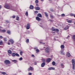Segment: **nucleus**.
Wrapping results in <instances>:
<instances>
[{"mask_svg": "<svg viewBox=\"0 0 75 75\" xmlns=\"http://www.w3.org/2000/svg\"><path fill=\"white\" fill-rule=\"evenodd\" d=\"M67 21L69 23H72V21L71 20H67Z\"/></svg>", "mask_w": 75, "mask_h": 75, "instance_id": "21", "label": "nucleus"}, {"mask_svg": "<svg viewBox=\"0 0 75 75\" xmlns=\"http://www.w3.org/2000/svg\"><path fill=\"white\" fill-rule=\"evenodd\" d=\"M25 15L26 16H28V12H26L25 13Z\"/></svg>", "mask_w": 75, "mask_h": 75, "instance_id": "36", "label": "nucleus"}, {"mask_svg": "<svg viewBox=\"0 0 75 75\" xmlns=\"http://www.w3.org/2000/svg\"><path fill=\"white\" fill-rule=\"evenodd\" d=\"M10 42L12 44L14 42V41L13 40L10 39L9 40Z\"/></svg>", "mask_w": 75, "mask_h": 75, "instance_id": "22", "label": "nucleus"}, {"mask_svg": "<svg viewBox=\"0 0 75 75\" xmlns=\"http://www.w3.org/2000/svg\"><path fill=\"white\" fill-rule=\"evenodd\" d=\"M30 24H28L26 26V28L27 30H28L29 29H30Z\"/></svg>", "mask_w": 75, "mask_h": 75, "instance_id": "10", "label": "nucleus"}, {"mask_svg": "<svg viewBox=\"0 0 75 75\" xmlns=\"http://www.w3.org/2000/svg\"><path fill=\"white\" fill-rule=\"evenodd\" d=\"M52 65H55V62L54 61H53L52 62Z\"/></svg>", "mask_w": 75, "mask_h": 75, "instance_id": "32", "label": "nucleus"}, {"mask_svg": "<svg viewBox=\"0 0 75 75\" xmlns=\"http://www.w3.org/2000/svg\"><path fill=\"white\" fill-rule=\"evenodd\" d=\"M16 55L17 57H19V54L18 53H16Z\"/></svg>", "mask_w": 75, "mask_h": 75, "instance_id": "38", "label": "nucleus"}, {"mask_svg": "<svg viewBox=\"0 0 75 75\" xmlns=\"http://www.w3.org/2000/svg\"><path fill=\"white\" fill-rule=\"evenodd\" d=\"M49 21H52V20H49Z\"/></svg>", "mask_w": 75, "mask_h": 75, "instance_id": "56", "label": "nucleus"}, {"mask_svg": "<svg viewBox=\"0 0 75 75\" xmlns=\"http://www.w3.org/2000/svg\"><path fill=\"white\" fill-rule=\"evenodd\" d=\"M55 69V68L51 67L48 68V70H54Z\"/></svg>", "mask_w": 75, "mask_h": 75, "instance_id": "12", "label": "nucleus"}, {"mask_svg": "<svg viewBox=\"0 0 75 75\" xmlns=\"http://www.w3.org/2000/svg\"><path fill=\"white\" fill-rule=\"evenodd\" d=\"M12 62H14L15 63H16L17 62V60H12Z\"/></svg>", "mask_w": 75, "mask_h": 75, "instance_id": "31", "label": "nucleus"}, {"mask_svg": "<svg viewBox=\"0 0 75 75\" xmlns=\"http://www.w3.org/2000/svg\"><path fill=\"white\" fill-rule=\"evenodd\" d=\"M32 57H34V55H33V54H32Z\"/></svg>", "mask_w": 75, "mask_h": 75, "instance_id": "52", "label": "nucleus"}, {"mask_svg": "<svg viewBox=\"0 0 75 75\" xmlns=\"http://www.w3.org/2000/svg\"><path fill=\"white\" fill-rule=\"evenodd\" d=\"M42 44H45V43H43Z\"/></svg>", "mask_w": 75, "mask_h": 75, "instance_id": "61", "label": "nucleus"}, {"mask_svg": "<svg viewBox=\"0 0 75 75\" xmlns=\"http://www.w3.org/2000/svg\"><path fill=\"white\" fill-rule=\"evenodd\" d=\"M45 15L46 17H48V15H47V13L46 12L45 13Z\"/></svg>", "mask_w": 75, "mask_h": 75, "instance_id": "35", "label": "nucleus"}, {"mask_svg": "<svg viewBox=\"0 0 75 75\" xmlns=\"http://www.w3.org/2000/svg\"><path fill=\"white\" fill-rule=\"evenodd\" d=\"M51 60H52V59L50 58H48L47 59L46 62H48V63H49V62H50Z\"/></svg>", "mask_w": 75, "mask_h": 75, "instance_id": "5", "label": "nucleus"}, {"mask_svg": "<svg viewBox=\"0 0 75 75\" xmlns=\"http://www.w3.org/2000/svg\"><path fill=\"white\" fill-rule=\"evenodd\" d=\"M19 61H22L23 60V58L22 57H21L19 58Z\"/></svg>", "mask_w": 75, "mask_h": 75, "instance_id": "37", "label": "nucleus"}, {"mask_svg": "<svg viewBox=\"0 0 75 75\" xmlns=\"http://www.w3.org/2000/svg\"><path fill=\"white\" fill-rule=\"evenodd\" d=\"M70 16H74V17L75 18V15L73 13H71L70 14Z\"/></svg>", "mask_w": 75, "mask_h": 75, "instance_id": "26", "label": "nucleus"}, {"mask_svg": "<svg viewBox=\"0 0 75 75\" xmlns=\"http://www.w3.org/2000/svg\"><path fill=\"white\" fill-rule=\"evenodd\" d=\"M0 38H1V39L3 38V37L1 36H0Z\"/></svg>", "mask_w": 75, "mask_h": 75, "instance_id": "50", "label": "nucleus"}, {"mask_svg": "<svg viewBox=\"0 0 75 75\" xmlns=\"http://www.w3.org/2000/svg\"><path fill=\"white\" fill-rule=\"evenodd\" d=\"M35 2L36 3H38V0H36L35 1Z\"/></svg>", "mask_w": 75, "mask_h": 75, "instance_id": "39", "label": "nucleus"}, {"mask_svg": "<svg viewBox=\"0 0 75 75\" xmlns=\"http://www.w3.org/2000/svg\"><path fill=\"white\" fill-rule=\"evenodd\" d=\"M60 66L61 67H62V68H63L64 67V65L63 64L61 63L60 64Z\"/></svg>", "mask_w": 75, "mask_h": 75, "instance_id": "20", "label": "nucleus"}, {"mask_svg": "<svg viewBox=\"0 0 75 75\" xmlns=\"http://www.w3.org/2000/svg\"><path fill=\"white\" fill-rule=\"evenodd\" d=\"M50 17L51 18H54V16H53V15H51Z\"/></svg>", "mask_w": 75, "mask_h": 75, "instance_id": "41", "label": "nucleus"}, {"mask_svg": "<svg viewBox=\"0 0 75 75\" xmlns=\"http://www.w3.org/2000/svg\"><path fill=\"white\" fill-rule=\"evenodd\" d=\"M3 44V42H0V45H2Z\"/></svg>", "mask_w": 75, "mask_h": 75, "instance_id": "42", "label": "nucleus"}, {"mask_svg": "<svg viewBox=\"0 0 75 75\" xmlns=\"http://www.w3.org/2000/svg\"><path fill=\"white\" fill-rule=\"evenodd\" d=\"M36 6H38V4H36Z\"/></svg>", "mask_w": 75, "mask_h": 75, "instance_id": "58", "label": "nucleus"}, {"mask_svg": "<svg viewBox=\"0 0 75 75\" xmlns=\"http://www.w3.org/2000/svg\"><path fill=\"white\" fill-rule=\"evenodd\" d=\"M1 6L0 5V10L1 9Z\"/></svg>", "mask_w": 75, "mask_h": 75, "instance_id": "55", "label": "nucleus"}, {"mask_svg": "<svg viewBox=\"0 0 75 75\" xmlns=\"http://www.w3.org/2000/svg\"><path fill=\"white\" fill-rule=\"evenodd\" d=\"M45 63L44 62L42 63L41 64V67H44L45 66Z\"/></svg>", "mask_w": 75, "mask_h": 75, "instance_id": "14", "label": "nucleus"}, {"mask_svg": "<svg viewBox=\"0 0 75 75\" xmlns=\"http://www.w3.org/2000/svg\"><path fill=\"white\" fill-rule=\"evenodd\" d=\"M16 20H19V17L17 16L16 17Z\"/></svg>", "mask_w": 75, "mask_h": 75, "instance_id": "33", "label": "nucleus"}, {"mask_svg": "<svg viewBox=\"0 0 75 75\" xmlns=\"http://www.w3.org/2000/svg\"><path fill=\"white\" fill-rule=\"evenodd\" d=\"M53 33H54V32H53Z\"/></svg>", "mask_w": 75, "mask_h": 75, "instance_id": "63", "label": "nucleus"}, {"mask_svg": "<svg viewBox=\"0 0 75 75\" xmlns=\"http://www.w3.org/2000/svg\"><path fill=\"white\" fill-rule=\"evenodd\" d=\"M36 51L37 52H39V51H40V50L38 49H37L36 50Z\"/></svg>", "mask_w": 75, "mask_h": 75, "instance_id": "40", "label": "nucleus"}, {"mask_svg": "<svg viewBox=\"0 0 75 75\" xmlns=\"http://www.w3.org/2000/svg\"><path fill=\"white\" fill-rule=\"evenodd\" d=\"M16 54L14 53H13L12 54V55L13 57H15Z\"/></svg>", "mask_w": 75, "mask_h": 75, "instance_id": "24", "label": "nucleus"}, {"mask_svg": "<svg viewBox=\"0 0 75 75\" xmlns=\"http://www.w3.org/2000/svg\"><path fill=\"white\" fill-rule=\"evenodd\" d=\"M52 31H55L56 32H58L59 31V30L58 29H52Z\"/></svg>", "mask_w": 75, "mask_h": 75, "instance_id": "7", "label": "nucleus"}, {"mask_svg": "<svg viewBox=\"0 0 75 75\" xmlns=\"http://www.w3.org/2000/svg\"><path fill=\"white\" fill-rule=\"evenodd\" d=\"M42 62H45V59H42Z\"/></svg>", "mask_w": 75, "mask_h": 75, "instance_id": "47", "label": "nucleus"}, {"mask_svg": "<svg viewBox=\"0 0 75 75\" xmlns=\"http://www.w3.org/2000/svg\"><path fill=\"white\" fill-rule=\"evenodd\" d=\"M32 74L31 73H28L29 75H31Z\"/></svg>", "mask_w": 75, "mask_h": 75, "instance_id": "49", "label": "nucleus"}, {"mask_svg": "<svg viewBox=\"0 0 75 75\" xmlns=\"http://www.w3.org/2000/svg\"><path fill=\"white\" fill-rule=\"evenodd\" d=\"M46 52H50V48H46L45 50Z\"/></svg>", "mask_w": 75, "mask_h": 75, "instance_id": "8", "label": "nucleus"}, {"mask_svg": "<svg viewBox=\"0 0 75 75\" xmlns=\"http://www.w3.org/2000/svg\"><path fill=\"white\" fill-rule=\"evenodd\" d=\"M75 64H73L72 65V69H73V70H74L75 69Z\"/></svg>", "mask_w": 75, "mask_h": 75, "instance_id": "23", "label": "nucleus"}, {"mask_svg": "<svg viewBox=\"0 0 75 75\" xmlns=\"http://www.w3.org/2000/svg\"><path fill=\"white\" fill-rule=\"evenodd\" d=\"M61 16H62L63 17H64V16H65V14H62V15H61Z\"/></svg>", "mask_w": 75, "mask_h": 75, "instance_id": "43", "label": "nucleus"}, {"mask_svg": "<svg viewBox=\"0 0 75 75\" xmlns=\"http://www.w3.org/2000/svg\"><path fill=\"white\" fill-rule=\"evenodd\" d=\"M7 33L8 34H11V32H10V31L9 30H8L7 31Z\"/></svg>", "mask_w": 75, "mask_h": 75, "instance_id": "28", "label": "nucleus"}, {"mask_svg": "<svg viewBox=\"0 0 75 75\" xmlns=\"http://www.w3.org/2000/svg\"><path fill=\"white\" fill-rule=\"evenodd\" d=\"M36 20H37L38 21H40L41 20V18L38 17L37 16L36 17Z\"/></svg>", "mask_w": 75, "mask_h": 75, "instance_id": "9", "label": "nucleus"}, {"mask_svg": "<svg viewBox=\"0 0 75 75\" xmlns=\"http://www.w3.org/2000/svg\"><path fill=\"white\" fill-rule=\"evenodd\" d=\"M35 10H40V8L39 7H35Z\"/></svg>", "mask_w": 75, "mask_h": 75, "instance_id": "17", "label": "nucleus"}, {"mask_svg": "<svg viewBox=\"0 0 75 75\" xmlns=\"http://www.w3.org/2000/svg\"><path fill=\"white\" fill-rule=\"evenodd\" d=\"M0 31H1V33H5V32H6V30H1L0 29Z\"/></svg>", "mask_w": 75, "mask_h": 75, "instance_id": "18", "label": "nucleus"}, {"mask_svg": "<svg viewBox=\"0 0 75 75\" xmlns=\"http://www.w3.org/2000/svg\"><path fill=\"white\" fill-rule=\"evenodd\" d=\"M20 54L21 55H23V52H22V51H21L20 52Z\"/></svg>", "mask_w": 75, "mask_h": 75, "instance_id": "34", "label": "nucleus"}, {"mask_svg": "<svg viewBox=\"0 0 75 75\" xmlns=\"http://www.w3.org/2000/svg\"><path fill=\"white\" fill-rule=\"evenodd\" d=\"M8 45H10V42H8Z\"/></svg>", "mask_w": 75, "mask_h": 75, "instance_id": "54", "label": "nucleus"}, {"mask_svg": "<svg viewBox=\"0 0 75 75\" xmlns=\"http://www.w3.org/2000/svg\"><path fill=\"white\" fill-rule=\"evenodd\" d=\"M4 63L6 64H8L10 63V62L8 60H5L4 61Z\"/></svg>", "mask_w": 75, "mask_h": 75, "instance_id": "3", "label": "nucleus"}, {"mask_svg": "<svg viewBox=\"0 0 75 75\" xmlns=\"http://www.w3.org/2000/svg\"><path fill=\"white\" fill-rule=\"evenodd\" d=\"M4 7L7 9H9V10H14V7H10V6L7 4H5L4 6Z\"/></svg>", "mask_w": 75, "mask_h": 75, "instance_id": "1", "label": "nucleus"}, {"mask_svg": "<svg viewBox=\"0 0 75 75\" xmlns=\"http://www.w3.org/2000/svg\"><path fill=\"white\" fill-rule=\"evenodd\" d=\"M34 49H35V50L36 49H37V47H35L34 48Z\"/></svg>", "mask_w": 75, "mask_h": 75, "instance_id": "57", "label": "nucleus"}, {"mask_svg": "<svg viewBox=\"0 0 75 75\" xmlns=\"http://www.w3.org/2000/svg\"><path fill=\"white\" fill-rule=\"evenodd\" d=\"M60 48H61V50L62 51H64V48H65V46L64 45H61L60 46Z\"/></svg>", "mask_w": 75, "mask_h": 75, "instance_id": "2", "label": "nucleus"}, {"mask_svg": "<svg viewBox=\"0 0 75 75\" xmlns=\"http://www.w3.org/2000/svg\"><path fill=\"white\" fill-rule=\"evenodd\" d=\"M35 13L36 14H37V13H38V11H36L35 12Z\"/></svg>", "mask_w": 75, "mask_h": 75, "instance_id": "45", "label": "nucleus"}, {"mask_svg": "<svg viewBox=\"0 0 75 75\" xmlns=\"http://www.w3.org/2000/svg\"><path fill=\"white\" fill-rule=\"evenodd\" d=\"M64 50H61L60 51V54L62 55H65V52H64Z\"/></svg>", "mask_w": 75, "mask_h": 75, "instance_id": "11", "label": "nucleus"}, {"mask_svg": "<svg viewBox=\"0 0 75 75\" xmlns=\"http://www.w3.org/2000/svg\"><path fill=\"white\" fill-rule=\"evenodd\" d=\"M26 43H28L29 42V39H27L26 40Z\"/></svg>", "mask_w": 75, "mask_h": 75, "instance_id": "27", "label": "nucleus"}, {"mask_svg": "<svg viewBox=\"0 0 75 75\" xmlns=\"http://www.w3.org/2000/svg\"><path fill=\"white\" fill-rule=\"evenodd\" d=\"M73 39L74 41H75V35H74L73 36Z\"/></svg>", "mask_w": 75, "mask_h": 75, "instance_id": "25", "label": "nucleus"}, {"mask_svg": "<svg viewBox=\"0 0 75 75\" xmlns=\"http://www.w3.org/2000/svg\"><path fill=\"white\" fill-rule=\"evenodd\" d=\"M16 18V16H12V18Z\"/></svg>", "mask_w": 75, "mask_h": 75, "instance_id": "48", "label": "nucleus"}, {"mask_svg": "<svg viewBox=\"0 0 75 75\" xmlns=\"http://www.w3.org/2000/svg\"><path fill=\"white\" fill-rule=\"evenodd\" d=\"M1 73L2 74H3V75H6V73L5 72H1Z\"/></svg>", "mask_w": 75, "mask_h": 75, "instance_id": "29", "label": "nucleus"}, {"mask_svg": "<svg viewBox=\"0 0 75 75\" xmlns=\"http://www.w3.org/2000/svg\"><path fill=\"white\" fill-rule=\"evenodd\" d=\"M66 56L67 57H71V54L69 52H67L66 54Z\"/></svg>", "mask_w": 75, "mask_h": 75, "instance_id": "4", "label": "nucleus"}, {"mask_svg": "<svg viewBox=\"0 0 75 75\" xmlns=\"http://www.w3.org/2000/svg\"><path fill=\"white\" fill-rule=\"evenodd\" d=\"M29 8L30 9H31V10L33 9L34 8V6H33L31 5L30 6Z\"/></svg>", "mask_w": 75, "mask_h": 75, "instance_id": "16", "label": "nucleus"}, {"mask_svg": "<svg viewBox=\"0 0 75 75\" xmlns=\"http://www.w3.org/2000/svg\"><path fill=\"white\" fill-rule=\"evenodd\" d=\"M50 1H52V0H49Z\"/></svg>", "mask_w": 75, "mask_h": 75, "instance_id": "59", "label": "nucleus"}, {"mask_svg": "<svg viewBox=\"0 0 75 75\" xmlns=\"http://www.w3.org/2000/svg\"><path fill=\"white\" fill-rule=\"evenodd\" d=\"M28 71H30H30H34V68L31 67H30L28 69Z\"/></svg>", "mask_w": 75, "mask_h": 75, "instance_id": "6", "label": "nucleus"}, {"mask_svg": "<svg viewBox=\"0 0 75 75\" xmlns=\"http://www.w3.org/2000/svg\"><path fill=\"white\" fill-rule=\"evenodd\" d=\"M1 28V27H0V28Z\"/></svg>", "mask_w": 75, "mask_h": 75, "instance_id": "62", "label": "nucleus"}, {"mask_svg": "<svg viewBox=\"0 0 75 75\" xmlns=\"http://www.w3.org/2000/svg\"><path fill=\"white\" fill-rule=\"evenodd\" d=\"M35 65H37V62H35L34 63Z\"/></svg>", "mask_w": 75, "mask_h": 75, "instance_id": "53", "label": "nucleus"}, {"mask_svg": "<svg viewBox=\"0 0 75 75\" xmlns=\"http://www.w3.org/2000/svg\"><path fill=\"white\" fill-rule=\"evenodd\" d=\"M68 29H69V26H67L64 28V30H68Z\"/></svg>", "mask_w": 75, "mask_h": 75, "instance_id": "15", "label": "nucleus"}, {"mask_svg": "<svg viewBox=\"0 0 75 75\" xmlns=\"http://www.w3.org/2000/svg\"><path fill=\"white\" fill-rule=\"evenodd\" d=\"M41 1H44V0H41Z\"/></svg>", "mask_w": 75, "mask_h": 75, "instance_id": "60", "label": "nucleus"}, {"mask_svg": "<svg viewBox=\"0 0 75 75\" xmlns=\"http://www.w3.org/2000/svg\"><path fill=\"white\" fill-rule=\"evenodd\" d=\"M69 37H70V36H69V35H68L67 37L66 38L67 39L68 38H69Z\"/></svg>", "mask_w": 75, "mask_h": 75, "instance_id": "44", "label": "nucleus"}, {"mask_svg": "<svg viewBox=\"0 0 75 75\" xmlns=\"http://www.w3.org/2000/svg\"><path fill=\"white\" fill-rule=\"evenodd\" d=\"M72 65H75V61L74 59H72Z\"/></svg>", "mask_w": 75, "mask_h": 75, "instance_id": "13", "label": "nucleus"}, {"mask_svg": "<svg viewBox=\"0 0 75 75\" xmlns=\"http://www.w3.org/2000/svg\"><path fill=\"white\" fill-rule=\"evenodd\" d=\"M6 23H9V21H6Z\"/></svg>", "mask_w": 75, "mask_h": 75, "instance_id": "51", "label": "nucleus"}, {"mask_svg": "<svg viewBox=\"0 0 75 75\" xmlns=\"http://www.w3.org/2000/svg\"><path fill=\"white\" fill-rule=\"evenodd\" d=\"M37 16L39 17H40L41 18V17H42V15H41V14L40 13L38 14L37 15Z\"/></svg>", "mask_w": 75, "mask_h": 75, "instance_id": "19", "label": "nucleus"}, {"mask_svg": "<svg viewBox=\"0 0 75 75\" xmlns=\"http://www.w3.org/2000/svg\"><path fill=\"white\" fill-rule=\"evenodd\" d=\"M8 53H9V54H11V50H8Z\"/></svg>", "mask_w": 75, "mask_h": 75, "instance_id": "30", "label": "nucleus"}, {"mask_svg": "<svg viewBox=\"0 0 75 75\" xmlns=\"http://www.w3.org/2000/svg\"><path fill=\"white\" fill-rule=\"evenodd\" d=\"M4 41H7V39L4 38Z\"/></svg>", "mask_w": 75, "mask_h": 75, "instance_id": "46", "label": "nucleus"}]
</instances>
